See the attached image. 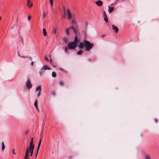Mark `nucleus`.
Listing matches in <instances>:
<instances>
[{"mask_svg": "<svg viewBox=\"0 0 159 159\" xmlns=\"http://www.w3.org/2000/svg\"><path fill=\"white\" fill-rule=\"evenodd\" d=\"M33 138H32L29 145V147H34V145L33 144Z\"/></svg>", "mask_w": 159, "mask_h": 159, "instance_id": "obj_14", "label": "nucleus"}, {"mask_svg": "<svg viewBox=\"0 0 159 159\" xmlns=\"http://www.w3.org/2000/svg\"><path fill=\"white\" fill-rule=\"evenodd\" d=\"M20 57H24L23 56H21Z\"/></svg>", "mask_w": 159, "mask_h": 159, "instance_id": "obj_47", "label": "nucleus"}, {"mask_svg": "<svg viewBox=\"0 0 159 159\" xmlns=\"http://www.w3.org/2000/svg\"><path fill=\"white\" fill-rule=\"evenodd\" d=\"M52 94L53 95H54L55 94V91H53L52 92Z\"/></svg>", "mask_w": 159, "mask_h": 159, "instance_id": "obj_34", "label": "nucleus"}, {"mask_svg": "<svg viewBox=\"0 0 159 159\" xmlns=\"http://www.w3.org/2000/svg\"><path fill=\"white\" fill-rule=\"evenodd\" d=\"M111 26L112 30H115V32L116 33H117L119 31V29L118 27L114 25H112Z\"/></svg>", "mask_w": 159, "mask_h": 159, "instance_id": "obj_8", "label": "nucleus"}, {"mask_svg": "<svg viewBox=\"0 0 159 159\" xmlns=\"http://www.w3.org/2000/svg\"><path fill=\"white\" fill-rule=\"evenodd\" d=\"M2 150H3L5 148V146L3 142H2Z\"/></svg>", "mask_w": 159, "mask_h": 159, "instance_id": "obj_24", "label": "nucleus"}, {"mask_svg": "<svg viewBox=\"0 0 159 159\" xmlns=\"http://www.w3.org/2000/svg\"><path fill=\"white\" fill-rule=\"evenodd\" d=\"M41 91L40 90H39L38 93H37V96L38 97H39L41 94Z\"/></svg>", "mask_w": 159, "mask_h": 159, "instance_id": "obj_27", "label": "nucleus"}, {"mask_svg": "<svg viewBox=\"0 0 159 159\" xmlns=\"http://www.w3.org/2000/svg\"><path fill=\"white\" fill-rule=\"evenodd\" d=\"M40 86H38L37 87L36 89V91H38L39 89L40 88Z\"/></svg>", "mask_w": 159, "mask_h": 159, "instance_id": "obj_31", "label": "nucleus"}, {"mask_svg": "<svg viewBox=\"0 0 159 159\" xmlns=\"http://www.w3.org/2000/svg\"><path fill=\"white\" fill-rule=\"evenodd\" d=\"M27 5L29 7H31L33 6V4L32 2H30V0H28Z\"/></svg>", "mask_w": 159, "mask_h": 159, "instance_id": "obj_13", "label": "nucleus"}, {"mask_svg": "<svg viewBox=\"0 0 159 159\" xmlns=\"http://www.w3.org/2000/svg\"><path fill=\"white\" fill-rule=\"evenodd\" d=\"M33 63H34V62L33 61H32L31 63V65L32 66H33Z\"/></svg>", "mask_w": 159, "mask_h": 159, "instance_id": "obj_40", "label": "nucleus"}, {"mask_svg": "<svg viewBox=\"0 0 159 159\" xmlns=\"http://www.w3.org/2000/svg\"><path fill=\"white\" fill-rule=\"evenodd\" d=\"M43 35L44 36H46L47 35V34L46 29L45 28H43Z\"/></svg>", "mask_w": 159, "mask_h": 159, "instance_id": "obj_21", "label": "nucleus"}, {"mask_svg": "<svg viewBox=\"0 0 159 159\" xmlns=\"http://www.w3.org/2000/svg\"><path fill=\"white\" fill-rule=\"evenodd\" d=\"M18 55L20 57H21V56L20 54H18Z\"/></svg>", "mask_w": 159, "mask_h": 159, "instance_id": "obj_43", "label": "nucleus"}, {"mask_svg": "<svg viewBox=\"0 0 159 159\" xmlns=\"http://www.w3.org/2000/svg\"><path fill=\"white\" fill-rule=\"evenodd\" d=\"M26 84L27 87L28 89L31 88L32 87L31 81L30 79L28 80L27 81L26 83Z\"/></svg>", "mask_w": 159, "mask_h": 159, "instance_id": "obj_4", "label": "nucleus"}, {"mask_svg": "<svg viewBox=\"0 0 159 159\" xmlns=\"http://www.w3.org/2000/svg\"><path fill=\"white\" fill-rule=\"evenodd\" d=\"M12 151H13V153L15 155L16 154V153L14 152V151H15V150L14 149H13V150H12Z\"/></svg>", "mask_w": 159, "mask_h": 159, "instance_id": "obj_37", "label": "nucleus"}, {"mask_svg": "<svg viewBox=\"0 0 159 159\" xmlns=\"http://www.w3.org/2000/svg\"><path fill=\"white\" fill-rule=\"evenodd\" d=\"M50 3L51 4V6L52 7L53 5V0H49Z\"/></svg>", "mask_w": 159, "mask_h": 159, "instance_id": "obj_26", "label": "nucleus"}, {"mask_svg": "<svg viewBox=\"0 0 159 159\" xmlns=\"http://www.w3.org/2000/svg\"><path fill=\"white\" fill-rule=\"evenodd\" d=\"M37 103L38 102L37 100H35L34 103V105L35 107L38 110V107H37Z\"/></svg>", "mask_w": 159, "mask_h": 159, "instance_id": "obj_22", "label": "nucleus"}, {"mask_svg": "<svg viewBox=\"0 0 159 159\" xmlns=\"http://www.w3.org/2000/svg\"><path fill=\"white\" fill-rule=\"evenodd\" d=\"M76 46V43H75L72 41L70 42L68 44V47L70 50L75 48Z\"/></svg>", "mask_w": 159, "mask_h": 159, "instance_id": "obj_2", "label": "nucleus"}, {"mask_svg": "<svg viewBox=\"0 0 159 159\" xmlns=\"http://www.w3.org/2000/svg\"><path fill=\"white\" fill-rule=\"evenodd\" d=\"M46 16V14L45 12V11H43V18H44Z\"/></svg>", "mask_w": 159, "mask_h": 159, "instance_id": "obj_29", "label": "nucleus"}, {"mask_svg": "<svg viewBox=\"0 0 159 159\" xmlns=\"http://www.w3.org/2000/svg\"><path fill=\"white\" fill-rule=\"evenodd\" d=\"M96 4L98 6H102V2L101 1H98L95 2Z\"/></svg>", "mask_w": 159, "mask_h": 159, "instance_id": "obj_10", "label": "nucleus"}, {"mask_svg": "<svg viewBox=\"0 0 159 159\" xmlns=\"http://www.w3.org/2000/svg\"><path fill=\"white\" fill-rule=\"evenodd\" d=\"M52 66L53 67H56V65H52Z\"/></svg>", "mask_w": 159, "mask_h": 159, "instance_id": "obj_41", "label": "nucleus"}, {"mask_svg": "<svg viewBox=\"0 0 159 159\" xmlns=\"http://www.w3.org/2000/svg\"><path fill=\"white\" fill-rule=\"evenodd\" d=\"M44 59H45V60L46 61H48V59L47 57L46 56H45V57H44Z\"/></svg>", "mask_w": 159, "mask_h": 159, "instance_id": "obj_32", "label": "nucleus"}, {"mask_svg": "<svg viewBox=\"0 0 159 159\" xmlns=\"http://www.w3.org/2000/svg\"><path fill=\"white\" fill-rule=\"evenodd\" d=\"M60 69L61 70H62V68H60Z\"/></svg>", "mask_w": 159, "mask_h": 159, "instance_id": "obj_44", "label": "nucleus"}, {"mask_svg": "<svg viewBox=\"0 0 159 159\" xmlns=\"http://www.w3.org/2000/svg\"><path fill=\"white\" fill-rule=\"evenodd\" d=\"M68 50V48L67 47H66L65 49V51L66 53H67L66 51Z\"/></svg>", "mask_w": 159, "mask_h": 159, "instance_id": "obj_35", "label": "nucleus"}, {"mask_svg": "<svg viewBox=\"0 0 159 159\" xmlns=\"http://www.w3.org/2000/svg\"><path fill=\"white\" fill-rule=\"evenodd\" d=\"M67 15L68 19H72V14L70 12V10L68 9H67Z\"/></svg>", "mask_w": 159, "mask_h": 159, "instance_id": "obj_5", "label": "nucleus"}, {"mask_svg": "<svg viewBox=\"0 0 159 159\" xmlns=\"http://www.w3.org/2000/svg\"><path fill=\"white\" fill-rule=\"evenodd\" d=\"M103 15L104 16V20L106 22H107L108 21V20L107 18V15L106 14V12L105 11H103Z\"/></svg>", "mask_w": 159, "mask_h": 159, "instance_id": "obj_9", "label": "nucleus"}, {"mask_svg": "<svg viewBox=\"0 0 159 159\" xmlns=\"http://www.w3.org/2000/svg\"><path fill=\"white\" fill-rule=\"evenodd\" d=\"M50 68L47 66H43L41 69L40 71L39 72V74L40 75H42L43 74L44 72L46 70H50Z\"/></svg>", "mask_w": 159, "mask_h": 159, "instance_id": "obj_3", "label": "nucleus"}, {"mask_svg": "<svg viewBox=\"0 0 159 159\" xmlns=\"http://www.w3.org/2000/svg\"><path fill=\"white\" fill-rule=\"evenodd\" d=\"M71 23L72 25H75V26L77 24V23H76V20L75 18H73L72 20Z\"/></svg>", "mask_w": 159, "mask_h": 159, "instance_id": "obj_12", "label": "nucleus"}, {"mask_svg": "<svg viewBox=\"0 0 159 159\" xmlns=\"http://www.w3.org/2000/svg\"><path fill=\"white\" fill-rule=\"evenodd\" d=\"M59 84L60 85H63V83L61 81H60L59 82Z\"/></svg>", "mask_w": 159, "mask_h": 159, "instance_id": "obj_30", "label": "nucleus"}, {"mask_svg": "<svg viewBox=\"0 0 159 159\" xmlns=\"http://www.w3.org/2000/svg\"><path fill=\"white\" fill-rule=\"evenodd\" d=\"M31 16H28V20L29 21H30V18H31Z\"/></svg>", "mask_w": 159, "mask_h": 159, "instance_id": "obj_38", "label": "nucleus"}, {"mask_svg": "<svg viewBox=\"0 0 159 159\" xmlns=\"http://www.w3.org/2000/svg\"><path fill=\"white\" fill-rule=\"evenodd\" d=\"M50 61L51 63H52V60H51V59H50Z\"/></svg>", "mask_w": 159, "mask_h": 159, "instance_id": "obj_45", "label": "nucleus"}, {"mask_svg": "<svg viewBox=\"0 0 159 159\" xmlns=\"http://www.w3.org/2000/svg\"><path fill=\"white\" fill-rule=\"evenodd\" d=\"M108 7V11L109 12V13H111L113 10L114 8L113 7H111L109 6Z\"/></svg>", "mask_w": 159, "mask_h": 159, "instance_id": "obj_16", "label": "nucleus"}, {"mask_svg": "<svg viewBox=\"0 0 159 159\" xmlns=\"http://www.w3.org/2000/svg\"><path fill=\"white\" fill-rule=\"evenodd\" d=\"M34 147H29L30 152V156H32Z\"/></svg>", "mask_w": 159, "mask_h": 159, "instance_id": "obj_11", "label": "nucleus"}, {"mask_svg": "<svg viewBox=\"0 0 159 159\" xmlns=\"http://www.w3.org/2000/svg\"><path fill=\"white\" fill-rule=\"evenodd\" d=\"M71 28L73 30V32L75 33V35H77L78 33V30L73 26H71Z\"/></svg>", "mask_w": 159, "mask_h": 159, "instance_id": "obj_6", "label": "nucleus"}, {"mask_svg": "<svg viewBox=\"0 0 159 159\" xmlns=\"http://www.w3.org/2000/svg\"><path fill=\"white\" fill-rule=\"evenodd\" d=\"M82 53V51H79L78 52L77 55H80Z\"/></svg>", "mask_w": 159, "mask_h": 159, "instance_id": "obj_28", "label": "nucleus"}, {"mask_svg": "<svg viewBox=\"0 0 159 159\" xmlns=\"http://www.w3.org/2000/svg\"><path fill=\"white\" fill-rule=\"evenodd\" d=\"M71 29V26L68 28H66L65 29V32L66 34L68 35L69 33L70 30Z\"/></svg>", "mask_w": 159, "mask_h": 159, "instance_id": "obj_15", "label": "nucleus"}, {"mask_svg": "<svg viewBox=\"0 0 159 159\" xmlns=\"http://www.w3.org/2000/svg\"><path fill=\"white\" fill-rule=\"evenodd\" d=\"M56 31H57L56 29H55L53 31L54 33L55 34L56 33Z\"/></svg>", "mask_w": 159, "mask_h": 159, "instance_id": "obj_36", "label": "nucleus"}, {"mask_svg": "<svg viewBox=\"0 0 159 159\" xmlns=\"http://www.w3.org/2000/svg\"><path fill=\"white\" fill-rule=\"evenodd\" d=\"M84 46V45L83 43H80L79 45V47L80 49H81L83 48Z\"/></svg>", "mask_w": 159, "mask_h": 159, "instance_id": "obj_17", "label": "nucleus"}, {"mask_svg": "<svg viewBox=\"0 0 159 159\" xmlns=\"http://www.w3.org/2000/svg\"><path fill=\"white\" fill-rule=\"evenodd\" d=\"M62 40L65 43H66L68 41V39L67 37H64L62 38Z\"/></svg>", "mask_w": 159, "mask_h": 159, "instance_id": "obj_19", "label": "nucleus"}, {"mask_svg": "<svg viewBox=\"0 0 159 159\" xmlns=\"http://www.w3.org/2000/svg\"><path fill=\"white\" fill-rule=\"evenodd\" d=\"M28 155H25L24 159H27L28 157Z\"/></svg>", "mask_w": 159, "mask_h": 159, "instance_id": "obj_33", "label": "nucleus"}, {"mask_svg": "<svg viewBox=\"0 0 159 159\" xmlns=\"http://www.w3.org/2000/svg\"><path fill=\"white\" fill-rule=\"evenodd\" d=\"M146 159H151L150 157L148 155H146L145 156Z\"/></svg>", "mask_w": 159, "mask_h": 159, "instance_id": "obj_25", "label": "nucleus"}, {"mask_svg": "<svg viewBox=\"0 0 159 159\" xmlns=\"http://www.w3.org/2000/svg\"><path fill=\"white\" fill-rule=\"evenodd\" d=\"M56 74L54 72H52V76L54 78L56 77Z\"/></svg>", "mask_w": 159, "mask_h": 159, "instance_id": "obj_23", "label": "nucleus"}, {"mask_svg": "<svg viewBox=\"0 0 159 159\" xmlns=\"http://www.w3.org/2000/svg\"><path fill=\"white\" fill-rule=\"evenodd\" d=\"M41 141H42V139H40L39 140V143L38 144V147H37V151L36 157L37 155L40 146V144H41Z\"/></svg>", "mask_w": 159, "mask_h": 159, "instance_id": "obj_7", "label": "nucleus"}, {"mask_svg": "<svg viewBox=\"0 0 159 159\" xmlns=\"http://www.w3.org/2000/svg\"><path fill=\"white\" fill-rule=\"evenodd\" d=\"M105 34H102L101 35V37L102 38H103L104 36H105Z\"/></svg>", "mask_w": 159, "mask_h": 159, "instance_id": "obj_39", "label": "nucleus"}, {"mask_svg": "<svg viewBox=\"0 0 159 159\" xmlns=\"http://www.w3.org/2000/svg\"><path fill=\"white\" fill-rule=\"evenodd\" d=\"M73 42H74L75 43H76V44H77V43L78 42L77 35H75L74 40Z\"/></svg>", "mask_w": 159, "mask_h": 159, "instance_id": "obj_18", "label": "nucleus"}, {"mask_svg": "<svg viewBox=\"0 0 159 159\" xmlns=\"http://www.w3.org/2000/svg\"><path fill=\"white\" fill-rule=\"evenodd\" d=\"M30 152L29 147H27L26 149L25 155H28Z\"/></svg>", "mask_w": 159, "mask_h": 159, "instance_id": "obj_20", "label": "nucleus"}, {"mask_svg": "<svg viewBox=\"0 0 159 159\" xmlns=\"http://www.w3.org/2000/svg\"><path fill=\"white\" fill-rule=\"evenodd\" d=\"M13 27H12L11 28V29H13Z\"/></svg>", "mask_w": 159, "mask_h": 159, "instance_id": "obj_46", "label": "nucleus"}, {"mask_svg": "<svg viewBox=\"0 0 159 159\" xmlns=\"http://www.w3.org/2000/svg\"><path fill=\"white\" fill-rule=\"evenodd\" d=\"M52 8H53V6H52H52H51V9L52 10Z\"/></svg>", "mask_w": 159, "mask_h": 159, "instance_id": "obj_42", "label": "nucleus"}, {"mask_svg": "<svg viewBox=\"0 0 159 159\" xmlns=\"http://www.w3.org/2000/svg\"><path fill=\"white\" fill-rule=\"evenodd\" d=\"M83 43L85 50L87 51H89L91 49L93 46V43H90L89 41L84 40L83 41Z\"/></svg>", "mask_w": 159, "mask_h": 159, "instance_id": "obj_1", "label": "nucleus"}]
</instances>
